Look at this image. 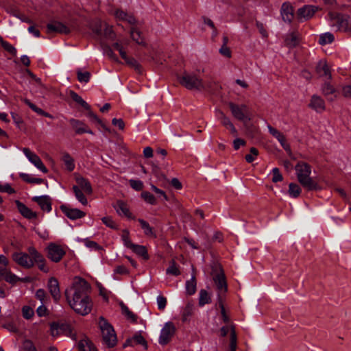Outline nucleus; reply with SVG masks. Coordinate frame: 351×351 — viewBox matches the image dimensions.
I'll return each instance as SVG.
<instances>
[{"label":"nucleus","instance_id":"1","mask_svg":"<svg viewBox=\"0 0 351 351\" xmlns=\"http://www.w3.org/2000/svg\"><path fill=\"white\" fill-rule=\"evenodd\" d=\"M90 286L84 278L76 276L64 291V296L69 306L77 314L86 315L90 313L93 302L88 296Z\"/></svg>","mask_w":351,"mask_h":351},{"label":"nucleus","instance_id":"2","mask_svg":"<svg viewBox=\"0 0 351 351\" xmlns=\"http://www.w3.org/2000/svg\"><path fill=\"white\" fill-rule=\"evenodd\" d=\"M295 173L299 183L308 191L321 190L322 187L311 177V167L305 162H298L295 167Z\"/></svg>","mask_w":351,"mask_h":351},{"label":"nucleus","instance_id":"3","mask_svg":"<svg viewBox=\"0 0 351 351\" xmlns=\"http://www.w3.org/2000/svg\"><path fill=\"white\" fill-rule=\"evenodd\" d=\"M178 79L180 84L189 90L204 91L210 88V83L205 84L203 80L194 73L184 71Z\"/></svg>","mask_w":351,"mask_h":351},{"label":"nucleus","instance_id":"4","mask_svg":"<svg viewBox=\"0 0 351 351\" xmlns=\"http://www.w3.org/2000/svg\"><path fill=\"white\" fill-rule=\"evenodd\" d=\"M99 326L104 343L108 348L114 347L117 344V339L113 327L102 317L99 318Z\"/></svg>","mask_w":351,"mask_h":351},{"label":"nucleus","instance_id":"5","mask_svg":"<svg viewBox=\"0 0 351 351\" xmlns=\"http://www.w3.org/2000/svg\"><path fill=\"white\" fill-rule=\"evenodd\" d=\"M213 272L215 273L213 274V280L217 291V301H219V298L224 300L228 286L223 271L221 267L216 266Z\"/></svg>","mask_w":351,"mask_h":351},{"label":"nucleus","instance_id":"6","mask_svg":"<svg viewBox=\"0 0 351 351\" xmlns=\"http://www.w3.org/2000/svg\"><path fill=\"white\" fill-rule=\"evenodd\" d=\"M176 332V327L174 324L171 322H167L161 330L159 337L158 342L160 345L167 344L174 335Z\"/></svg>","mask_w":351,"mask_h":351},{"label":"nucleus","instance_id":"7","mask_svg":"<svg viewBox=\"0 0 351 351\" xmlns=\"http://www.w3.org/2000/svg\"><path fill=\"white\" fill-rule=\"evenodd\" d=\"M51 334L53 337L65 335L72 337L71 326L67 323H53L51 325Z\"/></svg>","mask_w":351,"mask_h":351},{"label":"nucleus","instance_id":"8","mask_svg":"<svg viewBox=\"0 0 351 351\" xmlns=\"http://www.w3.org/2000/svg\"><path fill=\"white\" fill-rule=\"evenodd\" d=\"M47 257L55 263H58L61 261L65 254V251L63 248L55 243H50L47 248Z\"/></svg>","mask_w":351,"mask_h":351},{"label":"nucleus","instance_id":"9","mask_svg":"<svg viewBox=\"0 0 351 351\" xmlns=\"http://www.w3.org/2000/svg\"><path fill=\"white\" fill-rule=\"evenodd\" d=\"M23 154L28 158V160L39 170H40L43 173H47L48 170L42 162L40 157L32 152L29 148H23Z\"/></svg>","mask_w":351,"mask_h":351},{"label":"nucleus","instance_id":"10","mask_svg":"<svg viewBox=\"0 0 351 351\" xmlns=\"http://www.w3.org/2000/svg\"><path fill=\"white\" fill-rule=\"evenodd\" d=\"M228 106L233 117L235 119L239 121H244L247 119L248 108L246 105L242 104L241 106H239L232 102H230Z\"/></svg>","mask_w":351,"mask_h":351},{"label":"nucleus","instance_id":"11","mask_svg":"<svg viewBox=\"0 0 351 351\" xmlns=\"http://www.w3.org/2000/svg\"><path fill=\"white\" fill-rule=\"evenodd\" d=\"M13 260L20 266L25 268H31L34 266V261L28 254L15 252L12 254Z\"/></svg>","mask_w":351,"mask_h":351},{"label":"nucleus","instance_id":"12","mask_svg":"<svg viewBox=\"0 0 351 351\" xmlns=\"http://www.w3.org/2000/svg\"><path fill=\"white\" fill-rule=\"evenodd\" d=\"M47 289L56 302H58L60 298L59 282L55 277H51L47 282Z\"/></svg>","mask_w":351,"mask_h":351},{"label":"nucleus","instance_id":"13","mask_svg":"<svg viewBox=\"0 0 351 351\" xmlns=\"http://www.w3.org/2000/svg\"><path fill=\"white\" fill-rule=\"evenodd\" d=\"M71 30L69 27L59 21H52L47 25V33H59L67 34Z\"/></svg>","mask_w":351,"mask_h":351},{"label":"nucleus","instance_id":"14","mask_svg":"<svg viewBox=\"0 0 351 351\" xmlns=\"http://www.w3.org/2000/svg\"><path fill=\"white\" fill-rule=\"evenodd\" d=\"M60 210L70 219L75 220L81 219L86 215V213L77 208H72L67 205H61Z\"/></svg>","mask_w":351,"mask_h":351},{"label":"nucleus","instance_id":"15","mask_svg":"<svg viewBox=\"0 0 351 351\" xmlns=\"http://www.w3.org/2000/svg\"><path fill=\"white\" fill-rule=\"evenodd\" d=\"M0 279L4 280L10 284H15L18 281L26 282L25 279L20 278L6 267L0 268Z\"/></svg>","mask_w":351,"mask_h":351},{"label":"nucleus","instance_id":"16","mask_svg":"<svg viewBox=\"0 0 351 351\" xmlns=\"http://www.w3.org/2000/svg\"><path fill=\"white\" fill-rule=\"evenodd\" d=\"M267 128L269 133L279 141L282 147L287 152H291L290 145L286 142V138L285 135L280 131H278L277 129L271 126L270 125H267Z\"/></svg>","mask_w":351,"mask_h":351},{"label":"nucleus","instance_id":"17","mask_svg":"<svg viewBox=\"0 0 351 351\" xmlns=\"http://www.w3.org/2000/svg\"><path fill=\"white\" fill-rule=\"evenodd\" d=\"M69 123L77 134H82L84 133H88L93 134V131L88 128V127L82 121L75 119H71Z\"/></svg>","mask_w":351,"mask_h":351},{"label":"nucleus","instance_id":"18","mask_svg":"<svg viewBox=\"0 0 351 351\" xmlns=\"http://www.w3.org/2000/svg\"><path fill=\"white\" fill-rule=\"evenodd\" d=\"M293 12V8L290 3L285 2L282 3L280 14L285 22L290 23L292 21L294 16Z\"/></svg>","mask_w":351,"mask_h":351},{"label":"nucleus","instance_id":"19","mask_svg":"<svg viewBox=\"0 0 351 351\" xmlns=\"http://www.w3.org/2000/svg\"><path fill=\"white\" fill-rule=\"evenodd\" d=\"M317 10V7L311 5H306L299 8L298 10L297 14L300 19L308 20L315 14Z\"/></svg>","mask_w":351,"mask_h":351},{"label":"nucleus","instance_id":"20","mask_svg":"<svg viewBox=\"0 0 351 351\" xmlns=\"http://www.w3.org/2000/svg\"><path fill=\"white\" fill-rule=\"evenodd\" d=\"M308 106L315 110L317 112H322L325 110V102L324 99L317 95H313L311 97Z\"/></svg>","mask_w":351,"mask_h":351},{"label":"nucleus","instance_id":"21","mask_svg":"<svg viewBox=\"0 0 351 351\" xmlns=\"http://www.w3.org/2000/svg\"><path fill=\"white\" fill-rule=\"evenodd\" d=\"M75 181L77 184V186L83 190L84 193L90 195L93 193V188L90 182L85 178L77 175L75 176Z\"/></svg>","mask_w":351,"mask_h":351},{"label":"nucleus","instance_id":"22","mask_svg":"<svg viewBox=\"0 0 351 351\" xmlns=\"http://www.w3.org/2000/svg\"><path fill=\"white\" fill-rule=\"evenodd\" d=\"M316 72L320 77H324V80H330L331 78V73L330 69L324 60H320L317 66Z\"/></svg>","mask_w":351,"mask_h":351},{"label":"nucleus","instance_id":"23","mask_svg":"<svg viewBox=\"0 0 351 351\" xmlns=\"http://www.w3.org/2000/svg\"><path fill=\"white\" fill-rule=\"evenodd\" d=\"M32 200L36 202L41 209L44 211L49 212L51 210V199L47 196H36L32 198Z\"/></svg>","mask_w":351,"mask_h":351},{"label":"nucleus","instance_id":"24","mask_svg":"<svg viewBox=\"0 0 351 351\" xmlns=\"http://www.w3.org/2000/svg\"><path fill=\"white\" fill-rule=\"evenodd\" d=\"M219 120L223 126L229 130L232 134L237 136L238 134L237 130L230 119L225 115L222 111L219 112Z\"/></svg>","mask_w":351,"mask_h":351},{"label":"nucleus","instance_id":"25","mask_svg":"<svg viewBox=\"0 0 351 351\" xmlns=\"http://www.w3.org/2000/svg\"><path fill=\"white\" fill-rule=\"evenodd\" d=\"M15 204L20 213L25 218L32 219L36 217V213L30 210L24 204L19 200L15 201Z\"/></svg>","mask_w":351,"mask_h":351},{"label":"nucleus","instance_id":"26","mask_svg":"<svg viewBox=\"0 0 351 351\" xmlns=\"http://www.w3.org/2000/svg\"><path fill=\"white\" fill-rule=\"evenodd\" d=\"M300 40V36L299 33L293 32L287 34L285 40V45L289 47H296Z\"/></svg>","mask_w":351,"mask_h":351},{"label":"nucleus","instance_id":"27","mask_svg":"<svg viewBox=\"0 0 351 351\" xmlns=\"http://www.w3.org/2000/svg\"><path fill=\"white\" fill-rule=\"evenodd\" d=\"M132 252L141 256L143 260H148L149 258L147 248L144 245L134 244L131 248Z\"/></svg>","mask_w":351,"mask_h":351},{"label":"nucleus","instance_id":"28","mask_svg":"<svg viewBox=\"0 0 351 351\" xmlns=\"http://www.w3.org/2000/svg\"><path fill=\"white\" fill-rule=\"evenodd\" d=\"M114 208L119 215H123L128 218L132 217V214L130 213L127 204L123 201H117V205L114 206Z\"/></svg>","mask_w":351,"mask_h":351},{"label":"nucleus","instance_id":"29","mask_svg":"<svg viewBox=\"0 0 351 351\" xmlns=\"http://www.w3.org/2000/svg\"><path fill=\"white\" fill-rule=\"evenodd\" d=\"M196 279L195 274H192L191 278L186 282L185 288L186 294L191 295L196 291Z\"/></svg>","mask_w":351,"mask_h":351},{"label":"nucleus","instance_id":"30","mask_svg":"<svg viewBox=\"0 0 351 351\" xmlns=\"http://www.w3.org/2000/svg\"><path fill=\"white\" fill-rule=\"evenodd\" d=\"M73 191L75 193V196L76 199L82 204V205H87L88 201L87 199L84 195V192H83V190H81L79 186H77L76 185H74L73 186Z\"/></svg>","mask_w":351,"mask_h":351},{"label":"nucleus","instance_id":"31","mask_svg":"<svg viewBox=\"0 0 351 351\" xmlns=\"http://www.w3.org/2000/svg\"><path fill=\"white\" fill-rule=\"evenodd\" d=\"M211 302L210 294L205 289H201L199 293V305L203 306Z\"/></svg>","mask_w":351,"mask_h":351},{"label":"nucleus","instance_id":"32","mask_svg":"<svg viewBox=\"0 0 351 351\" xmlns=\"http://www.w3.org/2000/svg\"><path fill=\"white\" fill-rule=\"evenodd\" d=\"M69 95L72 98L73 101H75L76 103L79 104L80 106H82L86 110H90V106L87 104L86 101H85L82 97L78 95L73 90H70Z\"/></svg>","mask_w":351,"mask_h":351},{"label":"nucleus","instance_id":"33","mask_svg":"<svg viewBox=\"0 0 351 351\" xmlns=\"http://www.w3.org/2000/svg\"><path fill=\"white\" fill-rule=\"evenodd\" d=\"M78 348L80 351H93L95 349L92 342L87 339L80 341Z\"/></svg>","mask_w":351,"mask_h":351},{"label":"nucleus","instance_id":"34","mask_svg":"<svg viewBox=\"0 0 351 351\" xmlns=\"http://www.w3.org/2000/svg\"><path fill=\"white\" fill-rule=\"evenodd\" d=\"M62 161L64 162L66 169L72 171L75 169V163L73 158L68 153H64L62 156Z\"/></svg>","mask_w":351,"mask_h":351},{"label":"nucleus","instance_id":"35","mask_svg":"<svg viewBox=\"0 0 351 351\" xmlns=\"http://www.w3.org/2000/svg\"><path fill=\"white\" fill-rule=\"evenodd\" d=\"M193 311V304L189 302L185 307L183 308L182 313V322H186L189 317L191 316Z\"/></svg>","mask_w":351,"mask_h":351},{"label":"nucleus","instance_id":"36","mask_svg":"<svg viewBox=\"0 0 351 351\" xmlns=\"http://www.w3.org/2000/svg\"><path fill=\"white\" fill-rule=\"evenodd\" d=\"M21 178H22L25 182L31 183V184H42L44 182V180L42 178H36L32 177L31 175L27 173H21L19 174Z\"/></svg>","mask_w":351,"mask_h":351},{"label":"nucleus","instance_id":"37","mask_svg":"<svg viewBox=\"0 0 351 351\" xmlns=\"http://www.w3.org/2000/svg\"><path fill=\"white\" fill-rule=\"evenodd\" d=\"M138 221L140 223L141 228L143 230L145 235L156 237V235L153 231L152 228L146 221L142 219H138Z\"/></svg>","mask_w":351,"mask_h":351},{"label":"nucleus","instance_id":"38","mask_svg":"<svg viewBox=\"0 0 351 351\" xmlns=\"http://www.w3.org/2000/svg\"><path fill=\"white\" fill-rule=\"evenodd\" d=\"M335 38L332 34L326 32L320 35L319 39V43L322 45L331 43L334 40Z\"/></svg>","mask_w":351,"mask_h":351},{"label":"nucleus","instance_id":"39","mask_svg":"<svg viewBox=\"0 0 351 351\" xmlns=\"http://www.w3.org/2000/svg\"><path fill=\"white\" fill-rule=\"evenodd\" d=\"M301 188L295 183H290L289 185V193L293 197H298L301 193Z\"/></svg>","mask_w":351,"mask_h":351},{"label":"nucleus","instance_id":"40","mask_svg":"<svg viewBox=\"0 0 351 351\" xmlns=\"http://www.w3.org/2000/svg\"><path fill=\"white\" fill-rule=\"evenodd\" d=\"M35 297L39 300L43 304H45L49 301L45 291L43 289H39L36 291Z\"/></svg>","mask_w":351,"mask_h":351},{"label":"nucleus","instance_id":"41","mask_svg":"<svg viewBox=\"0 0 351 351\" xmlns=\"http://www.w3.org/2000/svg\"><path fill=\"white\" fill-rule=\"evenodd\" d=\"M130 35L132 39L138 44H142L143 43V38L141 35V32L136 29L134 27H132L130 30Z\"/></svg>","mask_w":351,"mask_h":351},{"label":"nucleus","instance_id":"42","mask_svg":"<svg viewBox=\"0 0 351 351\" xmlns=\"http://www.w3.org/2000/svg\"><path fill=\"white\" fill-rule=\"evenodd\" d=\"M1 45L2 47L7 51L8 53L12 54V56H16V48L12 46L11 44H10L8 42L3 40V39H1L0 40Z\"/></svg>","mask_w":351,"mask_h":351},{"label":"nucleus","instance_id":"43","mask_svg":"<svg viewBox=\"0 0 351 351\" xmlns=\"http://www.w3.org/2000/svg\"><path fill=\"white\" fill-rule=\"evenodd\" d=\"M237 335L234 326L231 327L230 351H236L237 349Z\"/></svg>","mask_w":351,"mask_h":351},{"label":"nucleus","instance_id":"44","mask_svg":"<svg viewBox=\"0 0 351 351\" xmlns=\"http://www.w3.org/2000/svg\"><path fill=\"white\" fill-rule=\"evenodd\" d=\"M322 93L326 97H329L335 93V88L329 83L325 82L322 88Z\"/></svg>","mask_w":351,"mask_h":351},{"label":"nucleus","instance_id":"45","mask_svg":"<svg viewBox=\"0 0 351 351\" xmlns=\"http://www.w3.org/2000/svg\"><path fill=\"white\" fill-rule=\"evenodd\" d=\"M167 274H170L173 276H179L180 274V271L179 268L177 267L176 262L172 261L171 265L166 270Z\"/></svg>","mask_w":351,"mask_h":351},{"label":"nucleus","instance_id":"46","mask_svg":"<svg viewBox=\"0 0 351 351\" xmlns=\"http://www.w3.org/2000/svg\"><path fill=\"white\" fill-rule=\"evenodd\" d=\"M34 263H36L38 265V267L40 271L45 273H48L49 271V269L46 265V261L43 256L34 261Z\"/></svg>","mask_w":351,"mask_h":351},{"label":"nucleus","instance_id":"47","mask_svg":"<svg viewBox=\"0 0 351 351\" xmlns=\"http://www.w3.org/2000/svg\"><path fill=\"white\" fill-rule=\"evenodd\" d=\"M141 197L146 202L152 205H155L156 204V199L155 197L148 191L142 192Z\"/></svg>","mask_w":351,"mask_h":351},{"label":"nucleus","instance_id":"48","mask_svg":"<svg viewBox=\"0 0 351 351\" xmlns=\"http://www.w3.org/2000/svg\"><path fill=\"white\" fill-rule=\"evenodd\" d=\"M77 80L80 82L87 83L90 78V73L88 71L82 72L80 70L77 71Z\"/></svg>","mask_w":351,"mask_h":351},{"label":"nucleus","instance_id":"49","mask_svg":"<svg viewBox=\"0 0 351 351\" xmlns=\"http://www.w3.org/2000/svg\"><path fill=\"white\" fill-rule=\"evenodd\" d=\"M250 152V154L245 156V159L248 163L252 162L258 155V150L255 147H251Z\"/></svg>","mask_w":351,"mask_h":351},{"label":"nucleus","instance_id":"50","mask_svg":"<svg viewBox=\"0 0 351 351\" xmlns=\"http://www.w3.org/2000/svg\"><path fill=\"white\" fill-rule=\"evenodd\" d=\"M121 239L123 242L125 246L128 248H131V247L134 245L130 239L129 232L127 230H124L122 232Z\"/></svg>","mask_w":351,"mask_h":351},{"label":"nucleus","instance_id":"51","mask_svg":"<svg viewBox=\"0 0 351 351\" xmlns=\"http://www.w3.org/2000/svg\"><path fill=\"white\" fill-rule=\"evenodd\" d=\"M121 307L123 313H124L128 317V319H130L133 322H135L136 320V316L129 310L127 306L122 303L121 304Z\"/></svg>","mask_w":351,"mask_h":351},{"label":"nucleus","instance_id":"52","mask_svg":"<svg viewBox=\"0 0 351 351\" xmlns=\"http://www.w3.org/2000/svg\"><path fill=\"white\" fill-rule=\"evenodd\" d=\"M22 314L24 318L29 319L34 316V311L31 307L25 306L22 308Z\"/></svg>","mask_w":351,"mask_h":351},{"label":"nucleus","instance_id":"53","mask_svg":"<svg viewBox=\"0 0 351 351\" xmlns=\"http://www.w3.org/2000/svg\"><path fill=\"white\" fill-rule=\"evenodd\" d=\"M102 222L112 229H117V226L110 217H104L101 219Z\"/></svg>","mask_w":351,"mask_h":351},{"label":"nucleus","instance_id":"54","mask_svg":"<svg viewBox=\"0 0 351 351\" xmlns=\"http://www.w3.org/2000/svg\"><path fill=\"white\" fill-rule=\"evenodd\" d=\"M129 270L123 265L117 266L114 269V275H128Z\"/></svg>","mask_w":351,"mask_h":351},{"label":"nucleus","instance_id":"55","mask_svg":"<svg viewBox=\"0 0 351 351\" xmlns=\"http://www.w3.org/2000/svg\"><path fill=\"white\" fill-rule=\"evenodd\" d=\"M272 174H273V178H272L273 182H280L283 180V177L282 176V174L280 173L278 168H277V167L274 168L272 169Z\"/></svg>","mask_w":351,"mask_h":351},{"label":"nucleus","instance_id":"56","mask_svg":"<svg viewBox=\"0 0 351 351\" xmlns=\"http://www.w3.org/2000/svg\"><path fill=\"white\" fill-rule=\"evenodd\" d=\"M219 308H221V314L222 316V319L225 323L229 322V317L226 315L224 305H223V300H221V299L219 298V301H217Z\"/></svg>","mask_w":351,"mask_h":351},{"label":"nucleus","instance_id":"57","mask_svg":"<svg viewBox=\"0 0 351 351\" xmlns=\"http://www.w3.org/2000/svg\"><path fill=\"white\" fill-rule=\"evenodd\" d=\"M28 254L30 256V257L33 259L34 261L43 256V255L40 254L34 247H29L28 248Z\"/></svg>","mask_w":351,"mask_h":351},{"label":"nucleus","instance_id":"58","mask_svg":"<svg viewBox=\"0 0 351 351\" xmlns=\"http://www.w3.org/2000/svg\"><path fill=\"white\" fill-rule=\"evenodd\" d=\"M157 304L159 310L162 311L165 308L167 305V299L162 295L157 297Z\"/></svg>","mask_w":351,"mask_h":351},{"label":"nucleus","instance_id":"59","mask_svg":"<svg viewBox=\"0 0 351 351\" xmlns=\"http://www.w3.org/2000/svg\"><path fill=\"white\" fill-rule=\"evenodd\" d=\"M130 185L132 189H134L136 191H141L143 187V184L140 180H130Z\"/></svg>","mask_w":351,"mask_h":351},{"label":"nucleus","instance_id":"60","mask_svg":"<svg viewBox=\"0 0 351 351\" xmlns=\"http://www.w3.org/2000/svg\"><path fill=\"white\" fill-rule=\"evenodd\" d=\"M89 112L88 113V117H90L92 120L95 121L97 122L104 129L108 130L106 125L103 123L102 121L91 110H88Z\"/></svg>","mask_w":351,"mask_h":351},{"label":"nucleus","instance_id":"61","mask_svg":"<svg viewBox=\"0 0 351 351\" xmlns=\"http://www.w3.org/2000/svg\"><path fill=\"white\" fill-rule=\"evenodd\" d=\"M133 339L137 344L142 345V346H145V348H147V341H145V338L141 335H135L133 337Z\"/></svg>","mask_w":351,"mask_h":351},{"label":"nucleus","instance_id":"62","mask_svg":"<svg viewBox=\"0 0 351 351\" xmlns=\"http://www.w3.org/2000/svg\"><path fill=\"white\" fill-rule=\"evenodd\" d=\"M0 192H5L9 194L15 193V190L9 184L2 185L0 184Z\"/></svg>","mask_w":351,"mask_h":351},{"label":"nucleus","instance_id":"63","mask_svg":"<svg viewBox=\"0 0 351 351\" xmlns=\"http://www.w3.org/2000/svg\"><path fill=\"white\" fill-rule=\"evenodd\" d=\"M125 61L130 66L134 68L136 70H139L140 65L134 58L128 57V59H126Z\"/></svg>","mask_w":351,"mask_h":351},{"label":"nucleus","instance_id":"64","mask_svg":"<svg viewBox=\"0 0 351 351\" xmlns=\"http://www.w3.org/2000/svg\"><path fill=\"white\" fill-rule=\"evenodd\" d=\"M114 14L117 19L121 20V21H125V18L127 17L128 13L125 12L124 11H123L121 10H117L114 12Z\"/></svg>","mask_w":351,"mask_h":351}]
</instances>
